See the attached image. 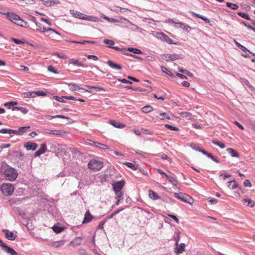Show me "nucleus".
Masks as SVG:
<instances>
[{
	"label": "nucleus",
	"instance_id": "nucleus-6",
	"mask_svg": "<svg viewBox=\"0 0 255 255\" xmlns=\"http://www.w3.org/2000/svg\"><path fill=\"white\" fill-rule=\"evenodd\" d=\"M2 232L4 234L5 237L8 240L14 241L17 236V232L16 231L13 232H10L7 229H3Z\"/></svg>",
	"mask_w": 255,
	"mask_h": 255
},
{
	"label": "nucleus",
	"instance_id": "nucleus-61",
	"mask_svg": "<svg viewBox=\"0 0 255 255\" xmlns=\"http://www.w3.org/2000/svg\"><path fill=\"white\" fill-rule=\"evenodd\" d=\"M116 194V199H120V198H123V192L122 191H119V192H115Z\"/></svg>",
	"mask_w": 255,
	"mask_h": 255
},
{
	"label": "nucleus",
	"instance_id": "nucleus-26",
	"mask_svg": "<svg viewBox=\"0 0 255 255\" xmlns=\"http://www.w3.org/2000/svg\"><path fill=\"white\" fill-rule=\"evenodd\" d=\"M227 186L228 187L232 189H235L238 187V185L237 183H236L235 180H233L232 181L228 182Z\"/></svg>",
	"mask_w": 255,
	"mask_h": 255
},
{
	"label": "nucleus",
	"instance_id": "nucleus-10",
	"mask_svg": "<svg viewBox=\"0 0 255 255\" xmlns=\"http://www.w3.org/2000/svg\"><path fill=\"white\" fill-rule=\"evenodd\" d=\"M38 146V145L34 142L30 141L27 142L24 145V147L26 148L27 150H35Z\"/></svg>",
	"mask_w": 255,
	"mask_h": 255
},
{
	"label": "nucleus",
	"instance_id": "nucleus-48",
	"mask_svg": "<svg viewBox=\"0 0 255 255\" xmlns=\"http://www.w3.org/2000/svg\"><path fill=\"white\" fill-rule=\"evenodd\" d=\"M89 87L90 89H94L96 92H98V91H105V90L104 88H103L102 87H99V86H89Z\"/></svg>",
	"mask_w": 255,
	"mask_h": 255
},
{
	"label": "nucleus",
	"instance_id": "nucleus-9",
	"mask_svg": "<svg viewBox=\"0 0 255 255\" xmlns=\"http://www.w3.org/2000/svg\"><path fill=\"white\" fill-rule=\"evenodd\" d=\"M2 249L10 255H17V253L12 248L7 246L5 244H2Z\"/></svg>",
	"mask_w": 255,
	"mask_h": 255
},
{
	"label": "nucleus",
	"instance_id": "nucleus-43",
	"mask_svg": "<svg viewBox=\"0 0 255 255\" xmlns=\"http://www.w3.org/2000/svg\"><path fill=\"white\" fill-rule=\"evenodd\" d=\"M40 30H41V32H51L55 33H56L57 34H58V35L60 34L58 32H57L55 30H54V29H53L52 28H43L42 30H41V29Z\"/></svg>",
	"mask_w": 255,
	"mask_h": 255
},
{
	"label": "nucleus",
	"instance_id": "nucleus-42",
	"mask_svg": "<svg viewBox=\"0 0 255 255\" xmlns=\"http://www.w3.org/2000/svg\"><path fill=\"white\" fill-rule=\"evenodd\" d=\"M226 6L234 10L237 9L239 8V6L237 4L230 2H226Z\"/></svg>",
	"mask_w": 255,
	"mask_h": 255
},
{
	"label": "nucleus",
	"instance_id": "nucleus-24",
	"mask_svg": "<svg viewBox=\"0 0 255 255\" xmlns=\"http://www.w3.org/2000/svg\"><path fill=\"white\" fill-rule=\"evenodd\" d=\"M15 24L23 27H28L29 26L28 23L21 19L20 17L16 21Z\"/></svg>",
	"mask_w": 255,
	"mask_h": 255
},
{
	"label": "nucleus",
	"instance_id": "nucleus-64",
	"mask_svg": "<svg viewBox=\"0 0 255 255\" xmlns=\"http://www.w3.org/2000/svg\"><path fill=\"white\" fill-rule=\"evenodd\" d=\"M244 185L245 187H251L252 186V184H251V182L250 181V180H246L244 182Z\"/></svg>",
	"mask_w": 255,
	"mask_h": 255
},
{
	"label": "nucleus",
	"instance_id": "nucleus-47",
	"mask_svg": "<svg viewBox=\"0 0 255 255\" xmlns=\"http://www.w3.org/2000/svg\"><path fill=\"white\" fill-rule=\"evenodd\" d=\"M67 132L62 131L61 130H53V134L56 135H62L66 134Z\"/></svg>",
	"mask_w": 255,
	"mask_h": 255
},
{
	"label": "nucleus",
	"instance_id": "nucleus-32",
	"mask_svg": "<svg viewBox=\"0 0 255 255\" xmlns=\"http://www.w3.org/2000/svg\"><path fill=\"white\" fill-rule=\"evenodd\" d=\"M24 98H34L35 96V91L25 92L23 93Z\"/></svg>",
	"mask_w": 255,
	"mask_h": 255
},
{
	"label": "nucleus",
	"instance_id": "nucleus-54",
	"mask_svg": "<svg viewBox=\"0 0 255 255\" xmlns=\"http://www.w3.org/2000/svg\"><path fill=\"white\" fill-rule=\"evenodd\" d=\"M165 127L170 130H175V131H177L179 130V128L177 127H174L173 126H171V125H170L168 124H166L165 125Z\"/></svg>",
	"mask_w": 255,
	"mask_h": 255
},
{
	"label": "nucleus",
	"instance_id": "nucleus-15",
	"mask_svg": "<svg viewBox=\"0 0 255 255\" xmlns=\"http://www.w3.org/2000/svg\"><path fill=\"white\" fill-rule=\"evenodd\" d=\"M83 238L81 237H76L70 243V245L72 246H77L81 244Z\"/></svg>",
	"mask_w": 255,
	"mask_h": 255
},
{
	"label": "nucleus",
	"instance_id": "nucleus-41",
	"mask_svg": "<svg viewBox=\"0 0 255 255\" xmlns=\"http://www.w3.org/2000/svg\"><path fill=\"white\" fill-rule=\"evenodd\" d=\"M152 107L149 105L145 106L142 108V112L145 113H149L152 111Z\"/></svg>",
	"mask_w": 255,
	"mask_h": 255
},
{
	"label": "nucleus",
	"instance_id": "nucleus-39",
	"mask_svg": "<svg viewBox=\"0 0 255 255\" xmlns=\"http://www.w3.org/2000/svg\"><path fill=\"white\" fill-rule=\"evenodd\" d=\"M160 67H161V71L165 73L167 75H170L171 77H174V75L172 73V72L170 71H169V70H168L166 67H165L163 66H161Z\"/></svg>",
	"mask_w": 255,
	"mask_h": 255
},
{
	"label": "nucleus",
	"instance_id": "nucleus-31",
	"mask_svg": "<svg viewBox=\"0 0 255 255\" xmlns=\"http://www.w3.org/2000/svg\"><path fill=\"white\" fill-rule=\"evenodd\" d=\"M190 147L194 150L201 152L202 153L204 151V149L202 148L201 147L197 146L196 144L193 143L190 144Z\"/></svg>",
	"mask_w": 255,
	"mask_h": 255
},
{
	"label": "nucleus",
	"instance_id": "nucleus-60",
	"mask_svg": "<svg viewBox=\"0 0 255 255\" xmlns=\"http://www.w3.org/2000/svg\"><path fill=\"white\" fill-rule=\"evenodd\" d=\"M54 55H57L58 57L65 59L67 58V56L64 54H61L58 52H55Z\"/></svg>",
	"mask_w": 255,
	"mask_h": 255
},
{
	"label": "nucleus",
	"instance_id": "nucleus-38",
	"mask_svg": "<svg viewBox=\"0 0 255 255\" xmlns=\"http://www.w3.org/2000/svg\"><path fill=\"white\" fill-rule=\"evenodd\" d=\"M53 231L56 233H60L63 231L64 228L57 225H54L52 227Z\"/></svg>",
	"mask_w": 255,
	"mask_h": 255
},
{
	"label": "nucleus",
	"instance_id": "nucleus-20",
	"mask_svg": "<svg viewBox=\"0 0 255 255\" xmlns=\"http://www.w3.org/2000/svg\"><path fill=\"white\" fill-rule=\"evenodd\" d=\"M185 244L181 243L179 247H177L175 249V252L177 254H181L185 251Z\"/></svg>",
	"mask_w": 255,
	"mask_h": 255
},
{
	"label": "nucleus",
	"instance_id": "nucleus-55",
	"mask_svg": "<svg viewBox=\"0 0 255 255\" xmlns=\"http://www.w3.org/2000/svg\"><path fill=\"white\" fill-rule=\"evenodd\" d=\"M241 47L240 49L242 50L243 51L245 52V53H249L250 54H252L253 55L255 56V54L253 53V52H251L250 50H249L246 47L242 45V46H240Z\"/></svg>",
	"mask_w": 255,
	"mask_h": 255
},
{
	"label": "nucleus",
	"instance_id": "nucleus-22",
	"mask_svg": "<svg viewBox=\"0 0 255 255\" xmlns=\"http://www.w3.org/2000/svg\"><path fill=\"white\" fill-rule=\"evenodd\" d=\"M69 64H71L78 67H84V65L80 62L78 59H75L74 58L70 59L69 61Z\"/></svg>",
	"mask_w": 255,
	"mask_h": 255
},
{
	"label": "nucleus",
	"instance_id": "nucleus-25",
	"mask_svg": "<svg viewBox=\"0 0 255 255\" xmlns=\"http://www.w3.org/2000/svg\"><path fill=\"white\" fill-rule=\"evenodd\" d=\"M243 202L247 206L250 207H253L255 205V202L251 199H244Z\"/></svg>",
	"mask_w": 255,
	"mask_h": 255
},
{
	"label": "nucleus",
	"instance_id": "nucleus-3",
	"mask_svg": "<svg viewBox=\"0 0 255 255\" xmlns=\"http://www.w3.org/2000/svg\"><path fill=\"white\" fill-rule=\"evenodd\" d=\"M14 187L11 183H3L1 187V191L5 196H10L14 191Z\"/></svg>",
	"mask_w": 255,
	"mask_h": 255
},
{
	"label": "nucleus",
	"instance_id": "nucleus-57",
	"mask_svg": "<svg viewBox=\"0 0 255 255\" xmlns=\"http://www.w3.org/2000/svg\"><path fill=\"white\" fill-rule=\"evenodd\" d=\"M35 96H45L46 95V93L41 91H35Z\"/></svg>",
	"mask_w": 255,
	"mask_h": 255
},
{
	"label": "nucleus",
	"instance_id": "nucleus-18",
	"mask_svg": "<svg viewBox=\"0 0 255 255\" xmlns=\"http://www.w3.org/2000/svg\"><path fill=\"white\" fill-rule=\"evenodd\" d=\"M165 177L174 185L176 186L178 183L176 176L171 175H165Z\"/></svg>",
	"mask_w": 255,
	"mask_h": 255
},
{
	"label": "nucleus",
	"instance_id": "nucleus-23",
	"mask_svg": "<svg viewBox=\"0 0 255 255\" xmlns=\"http://www.w3.org/2000/svg\"><path fill=\"white\" fill-rule=\"evenodd\" d=\"M227 151L232 157H239V156H240L238 152L236 150L234 149L233 148H227Z\"/></svg>",
	"mask_w": 255,
	"mask_h": 255
},
{
	"label": "nucleus",
	"instance_id": "nucleus-50",
	"mask_svg": "<svg viewBox=\"0 0 255 255\" xmlns=\"http://www.w3.org/2000/svg\"><path fill=\"white\" fill-rule=\"evenodd\" d=\"M53 98L59 102H62V103H65V101H64V99H65V96H62L61 97H60L57 96H54L53 97Z\"/></svg>",
	"mask_w": 255,
	"mask_h": 255
},
{
	"label": "nucleus",
	"instance_id": "nucleus-45",
	"mask_svg": "<svg viewBox=\"0 0 255 255\" xmlns=\"http://www.w3.org/2000/svg\"><path fill=\"white\" fill-rule=\"evenodd\" d=\"M237 14L238 15H239L240 16H241L247 20H251V18H250V17L249 16V15L246 13H244L242 12H238Z\"/></svg>",
	"mask_w": 255,
	"mask_h": 255
},
{
	"label": "nucleus",
	"instance_id": "nucleus-34",
	"mask_svg": "<svg viewBox=\"0 0 255 255\" xmlns=\"http://www.w3.org/2000/svg\"><path fill=\"white\" fill-rule=\"evenodd\" d=\"M14 132L15 131H14L13 129H10L7 128H2L0 129V133L3 134L8 133L9 134H13V132Z\"/></svg>",
	"mask_w": 255,
	"mask_h": 255
},
{
	"label": "nucleus",
	"instance_id": "nucleus-49",
	"mask_svg": "<svg viewBox=\"0 0 255 255\" xmlns=\"http://www.w3.org/2000/svg\"><path fill=\"white\" fill-rule=\"evenodd\" d=\"M161 57L166 61H170V57H171L169 54H163L161 55Z\"/></svg>",
	"mask_w": 255,
	"mask_h": 255
},
{
	"label": "nucleus",
	"instance_id": "nucleus-17",
	"mask_svg": "<svg viewBox=\"0 0 255 255\" xmlns=\"http://www.w3.org/2000/svg\"><path fill=\"white\" fill-rule=\"evenodd\" d=\"M203 154L206 155L209 158H210L213 161H215V162L217 163H219L220 162L219 160L217 158V157L214 156L212 153L207 152L205 150H204V152H203Z\"/></svg>",
	"mask_w": 255,
	"mask_h": 255
},
{
	"label": "nucleus",
	"instance_id": "nucleus-44",
	"mask_svg": "<svg viewBox=\"0 0 255 255\" xmlns=\"http://www.w3.org/2000/svg\"><path fill=\"white\" fill-rule=\"evenodd\" d=\"M180 115L183 118H186L188 119H190L192 118V114L190 113L186 112H181Z\"/></svg>",
	"mask_w": 255,
	"mask_h": 255
},
{
	"label": "nucleus",
	"instance_id": "nucleus-63",
	"mask_svg": "<svg viewBox=\"0 0 255 255\" xmlns=\"http://www.w3.org/2000/svg\"><path fill=\"white\" fill-rule=\"evenodd\" d=\"M86 56L89 59H92L95 61H97L98 59V57L94 55H88Z\"/></svg>",
	"mask_w": 255,
	"mask_h": 255
},
{
	"label": "nucleus",
	"instance_id": "nucleus-35",
	"mask_svg": "<svg viewBox=\"0 0 255 255\" xmlns=\"http://www.w3.org/2000/svg\"><path fill=\"white\" fill-rule=\"evenodd\" d=\"M11 40L16 44H24L27 43V41L25 39L19 40L14 37H11Z\"/></svg>",
	"mask_w": 255,
	"mask_h": 255
},
{
	"label": "nucleus",
	"instance_id": "nucleus-37",
	"mask_svg": "<svg viewBox=\"0 0 255 255\" xmlns=\"http://www.w3.org/2000/svg\"><path fill=\"white\" fill-rule=\"evenodd\" d=\"M157 118H158L160 120H163L165 119L166 120H170L171 118L170 117L167 116V113H160L159 115V116H157Z\"/></svg>",
	"mask_w": 255,
	"mask_h": 255
},
{
	"label": "nucleus",
	"instance_id": "nucleus-40",
	"mask_svg": "<svg viewBox=\"0 0 255 255\" xmlns=\"http://www.w3.org/2000/svg\"><path fill=\"white\" fill-rule=\"evenodd\" d=\"M85 20H87L88 21H98L99 20V18L97 17L93 16H87L86 15Z\"/></svg>",
	"mask_w": 255,
	"mask_h": 255
},
{
	"label": "nucleus",
	"instance_id": "nucleus-56",
	"mask_svg": "<svg viewBox=\"0 0 255 255\" xmlns=\"http://www.w3.org/2000/svg\"><path fill=\"white\" fill-rule=\"evenodd\" d=\"M103 42L105 44L110 45V46H112L114 45L115 42L113 40H109L105 39L103 40Z\"/></svg>",
	"mask_w": 255,
	"mask_h": 255
},
{
	"label": "nucleus",
	"instance_id": "nucleus-58",
	"mask_svg": "<svg viewBox=\"0 0 255 255\" xmlns=\"http://www.w3.org/2000/svg\"><path fill=\"white\" fill-rule=\"evenodd\" d=\"M48 70L51 72H52L54 74H58V72L54 69V68L52 66H49L48 67Z\"/></svg>",
	"mask_w": 255,
	"mask_h": 255
},
{
	"label": "nucleus",
	"instance_id": "nucleus-62",
	"mask_svg": "<svg viewBox=\"0 0 255 255\" xmlns=\"http://www.w3.org/2000/svg\"><path fill=\"white\" fill-rule=\"evenodd\" d=\"M4 106L5 107L7 108L8 109H11V110H12V108L13 107V106H12L11 102H6V103H4Z\"/></svg>",
	"mask_w": 255,
	"mask_h": 255
},
{
	"label": "nucleus",
	"instance_id": "nucleus-2",
	"mask_svg": "<svg viewBox=\"0 0 255 255\" xmlns=\"http://www.w3.org/2000/svg\"><path fill=\"white\" fill-rule=\"evenodd\" d=\"M88 166L89 168L97 171L100 170L103 167V162L100 160H91L89 162Z\"/></svg>",
	"mask_w": 255,
	"mask_h": 255
},
{
	"label": "nucleus",
	"instance_id": "nucleus-51",
	"mask_svg": "<svg viewBox=\"0 0 255 255\" xmlns=\"http://www.w3.org/2000/svg\"><path fill=\"white\" fill-rule=\"evenodd\" d=\"M124 210V208H121L120 209H119L118 210L115 211V212H114L108 218L109 219H111L114 216L117 215L118 214H119L120 212L122 211L123 210Z\"/></svg>",
	"mask_w": 255,
	"mask_h": 255
},
{
	"label": "nucleus",
	"instance_id": "nucleus-19",
	"mask_svg": "<svg viewBox=\"0 0 255 255\" xmlns=\"http://www.w3.org/2000/svg\"><path fill=\"white\" fill-rule=\"evenodd\" d=\"M110 123L112 126H113L114 127L117 128H125L126 127L125 125H124L121 123H120V122H117V121H116L115 120H110Z\"/></svg>",
	"mask_w": 255,
	"mask_h": 255
},
{
	"label": "nucleus",
	"instance_id": "nucleus-16",
	"mask_svg": "<svg viewBox=\"0 0 255 255\" xmlns=\"http://www.w3.org/2000/svg\"><path fill=\"white\" fill-rule=\"evenodd\" d=\"M107 63L111 68L113 69L117 70H121L122 69V67L120 65L114 63L112 60H108Z\"/></svg>",
	"mask_w": 255,
	"mask_h": 255
},
{
	"label": "nucleus",
	"instance_id": "nucleus-8",
	"mask_svg": "<svg viewBox=\"0 0 255 255\" xmlns=\"http://www.w3.org/2000/svg\"><path fill=\"white\" fill-rule=\"evenodd\" d=\"M0 13L5 14L6 15L7 18L14 23L16 22V21H17V20L20 17L18 15L14 13L7 12L6 13H5L0 12Z\"/></svg>",
	"mask_w": 255,
	"mask_h": 255
},
{
	"label": "nucleus",
	"instance_id": "nucleus-28",
	"mask_svg": "<svg viewBox=\"0 0 255 255\" xmlns=\"http://www.w3.org/2000/svg\"><path fill=\"white\" fill-rule=\"evenodd\" d=\"M68 87H69L70 90L72 91H78L80 89H81V88L78 85L74 84V83L69 84Z\"/></svg>",
	"mask_w": 255,
	"mask_h": 255
},
{
	"label": "nucleus",
	"instance_id": "nucleus-27",
	"mask_svg": "<svg viewBox=\"0 0 255 255\" xmlns=\"http://www.w3.org/2000/svg\"><path fill=\"white\" fill-rule=\"evenodd\" d=\"M171 57H170V61H174L177 59H182L183 58V56L182 54H178L176 53H174L173 54H170Z\"/></svg>",
	"mask_w": 255,
	"mask_h": 255
},
{
	"label": "nucleus",
	"instance_id": "nucleus-53",
	"mask_svg": "<svg viewBox=\"0 0 255 255\" xmlns=\"http://www.w3.org/2000/svg\"><path fill=\"white\" fill-rule=\"evenodd\" d=\"M44 2V4L47 6H51L53 5L55 2L51 0H41Z\"/></svg>",
	"mask_w": 255,
	"mask_h": 255
},
{
	"label": "nucleus",
	"instance_id": "nucleus-30",
	"mask_svg": "<svg viewBox=\"0 0 255 255\" xmlns=\"http://www.w3.org/2000/svg\"><path fill=\"white\" fill-rule=\"evenodd\" d=\"M127 50L129 52H131L134 54H143V53L140 50L137 49V48H135L129 47V48H128Z\"/></svg>",
	"mask_w": 255,
	"mask_h": 255
},
{
	"label": "nucleus",
	"instance_id": "nucleus-1",
	"mask_svg": "<svg viewBox=\"0 0 255 255\" xmlns=\"http://www.w3.org/2000/svg\"><path fill=\"white\" fill-rule=\"evenodd\" d=\"M4 174L9 181L15 180L18 175L17 171L12 167L8 166L4 171Z\"/></svg>",
	"mask_w": 255,
	"mask_h": 255
},
{
	"label": "nucleus",
	"instance_id": "nucleus-11",
	"mask_svg": "<svg viewBox=\"0 0 255 255\" xmlns=\"http://www.w3.org/2000/svg\"><path fill=\"white\" fill-rule=\"evenodd\" d=\"M47 150V146L45 143H42L40 148L35 152V157L39 156L44 153Z\"/></svg>",
	"mask_w": 255,
	"mask_h": 255
},
{
	"label": "nucleus",
	"instance_id": "nucleus-29",
	"mask_svg": "<svg viewBox=\"0 0 255 255\" xmlns=\"http://www.w3.org/2000/svg\"><path fill=\"white\" fill-rule=\"evenodd\" d=\"M73 14L74 15V16L76 17H78L80 19L85 20L86 15L79 11H73Z\"/></svg>",
	"mask_w": 255,
	"mask_h": 255
},
{
	"label": "nucleus",
	"instance_id": "nucleus-52",
	"mask_svg": "<svg viewBox=\"0 0 255 255\" xmlns=\"http://www.w3.org/2000/svg\"><path fill=\"white\" fill-rule=\"evenodd\" d=\"M177 236L175 237H173V240H174V241H175V245L176 246H178V243H179V240H180V232H177Z\"/></svg>",
	"mask_w": 255,
	"mask_h": 255
},
{
	"label": "nucleus",
	"instance_id": "nucleus-36",
	"mask_svg": "<svg viewBox=\"0 0 255 255\" xmlns=\"http://www.w3.org/2000/svg\"><path fill=\"white\" fill-rule=\"evenodd\" d=\"M178 70H179V71H180V72L184 73L190 77H192L193 76V74L191 72H189V71H188L186 69H184L182 68L179 67Z\"/></svg>",
	"mask_w": 255,
	"mask_h": 255
},
{
	"label": "nucleus",
	"instance_id": "nucleus-46",
	"mask_svg": "<svg viewBox=\"0 0 255 255\" xmlns=\"http://www.w3.org/2000/svg\"><path fill=\"white\" fill-rule=\"evenodd\" d=\"M124 164L127 165L128 167L132 169L133 170H135L137 169V166L132 163L128 162H125L124 163Z\"/></svg>",
	"mask_w": 255,
	"mask_h": 255
},
{
	"label": "nucleus",
	"instance_id": "nucleus-59",
	"mask_svg": "<svg viewBox=\"0 0 255 255\" xmlns=\"http://www.w3.org/2000/svg\"><path fill=\"white\" fill-rule=\"evenodd\" d=\"M182 28L186 31L187 32H189V31L191 30V27L185 23L184 24V25Z\"/></svg>",
	"mask_w": 255,
	"mask_h": 255
},
{
	"label": "nucleus",
	"instance_id": "nucleus-4",
	"mask_svg": "<svg viewBox=\"0 0 255 255\" xmlns=\"http://www.w3.org/2000/svg\"><path fill=\"white\" fill-rule=\"evenodd\" d=\"M174 195L176 198L184 202L189 204H192L193 202V198L185 193L182 192L174 193Z\"/></svg>",
	"mask_w": 255,
	"mask_h": 255
},
{
	"label": "nucleus",
	"instance_id": "nucleus-5",
	"mask_svg": "<svg viewBox=\"0 0 255 255\" xmlns=\"http://www.w3.org/2000/svg\"><path fill=\"white\" fill-rule=\"evenodd\" d=\"M156 37L158 39L170 44L173 43V41L168 36L162 32H157Z\"/></svg>",
	"mask_w": 255,
	"mask_h": 255
},
{
	"label": "nucleus",
	"instance_id": "nucleus-12",
	"mask_svg": "<svg viewBox=\"0 0 255 255\" xmlns=\"http://www.w3.org/2000/svg\"><path fill=\"white\" fill-rule=\"evenodd\" d=\"M93 218L94 217L90 214L89 211H87L84 215V218L82 221V224H84L89 223L92 221Z\"/></svg>",
	"mask_w": 255,
	"mask_h": 255
},
{
	"label": "nucleus",
	"instance_id": "nucleus-7",
	"mask_svg": "<svg viewBox=\"0 0 255 255\" xmlns=\"http://www.w3.org/2000/svg\"><path fill=\"white\" fill-rule=\"evenodd\" d=\"M125 182L124 180H122L120 181L116 182L112 184L113 189L115 192L122 191Z\"/></svg>",
	"mask_w": 255,
	"mask_h": 255
},
{
	"label": "nucleus",
	"instance_id": "nucleus-21",
	"mask_svg": "<svg viewBox=\"0 0 255 255\" xmlns=\"http://www.w3.org/2000/svg\"><path fill=\"white\" fill-rule=\"evenodd\" d=\"M148 196L153 200H156L160 198V197L159 196L156 192L151 190L149 191Z\"/></svg>",
	"mask_w": 255,
	"mask_h": 255
},
{
	"label": "nucleus",
	"instance_id": "nucleus-13",
	"mask_svg": "<svg viewBox=\"0 0 255 255\" xmlns=\"http://www.w3.org/2000/svg\"><path fill=\"white\" fill-rule=\"evenodd\" d=\"M30 128V127L29 126L20 127L18 128V130H14L15 132H13V134L17 135H21L23 133H25L28 129Z\"/></svg>",
	"mask_w": 255,
	"mask_h": 255
},
{
	"label": "nucleus",
	"instance_id": "nucleus-14",
	"mask_svg": "<svg viewBox=\"0 0 255 255\" xmlns=\"http://www.w3.org/2000/svg\"><path fill=\"white\" fill-rule=\"evenodd\" d=\"M65 240H60L58 241L52 242L48 244L49 246L56 248H59L64 245Z\"/></svg>",
	"mask_w": 255,
	"mask_h": 255
},
{
	"label": "nucleus",
	"instance_id": "nucleus-33",
	"mask_svg": "<svg viewBox=\"0 0 255 255\" xmlns=\"http://www.w3.org/2000/svg\"><path fill=\"white\" fill-rule=\"evenodd\" d=\"M117 22H120L125 24L130 23V21L128 19L124 17H118L117 18Z\"/></svg>",
	"mask_w": 255,
	"mask_h": 255
}]
</instances>
